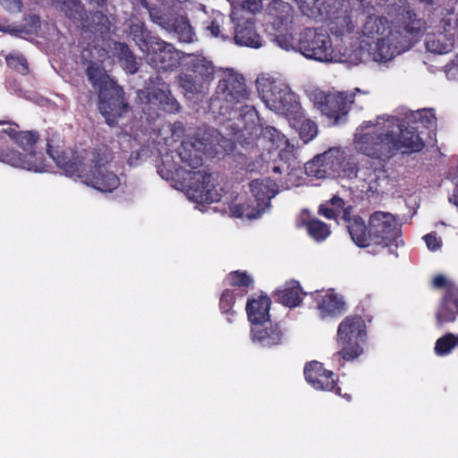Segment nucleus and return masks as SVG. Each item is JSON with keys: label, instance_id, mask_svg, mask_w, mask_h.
Masks as SVG:
<instances>
[{"label": "nucleus", "instance_id": "2eb2a0df", "mask_svg": "<svg viewBox=\"0 0 458 458\" xmlns=\"http://www.w3.org/2000/svg\"><path fill=\"white\" fill-rule=\"evenodd\" d=\"M250 335L252 342L263 348L279 346L284 342V333L281 326L271 319L251 327Z\"/></svg>", "mask_w": 458, "mask_h": 458}, {"label": "nucleus", "instance_id": "8fccbe9b", "mask_svg": "<svg viewBox=\"0 0 458 458\" xmlns=\"http://www.w3.org/2000/svg\"><path fill=\"white\" fill-rule=\"evenodd\" d=\"M231 212L235 217H247L249 219H254L260 216L259 212L256 210H250V207L245 204L234 205L231 207Z\"/></svg>", "mask_w": 458, "mask_h": 458}, {"label": "nucleus", "instance_id": "f704fd0d", "mask_svg": "<svg viewBox=\"0 0 458 458\" xmlns=\"http://www.w3.org/2000/svg\"><path fill=\"white\" fill-rule=\"evenodd\" d=\"M81 22L83 27L99 34H105L110 29L108 17L99 11L91 13L89 18Z\"/></svg>", "mask_w": 458, "mask_h": 458}, {"label": "nucleus", "instance_id": "473e14b6", "mask_svg": "<svg viewBox=\"0 0 458 458\" xmlns=\"http://www.w3.org/2000/svg\"><path fill=\"white\" fill-rule=\"evenodd\" d=\"M129 36L137 43L142 51L148 53L150 47V40L158 38L149 35V31L142 22H135L130 25Z\"/></svg>", "mask_w": 458, "mask_h": 458}, {"label": "nucleus", "instance_id": "72a5a7b5", "mask_svg": "<svg viewBox=\"0 0 458 458\" xmlns=\"http://www.w3.org/2000/svg\"><path fill=\"white\" fill-rule=\"evenodd\" d=\"M269 15L276 18L281 23L292 22L293 19V9L283 0H272L267 6Z\"/></svg>", "mask_w": 458, "mask_h": 458}, {"label": "nucleus", "instance_id": "9b49d317", "mask_svg": "<svg viewBox=\"0 0 458 458\" xmlns=\"http://www.w3.org/2000/svg\"><path fill=\"white\" fill-rule=\"evenodd\" d=\"M304 376L306 381L316 390L335 392L337 395H342L341 387L337 386L334 379V372L324 368L321 362L312 360L304 367ZM344 397L350 401L351 395L344 394Z\"/></svg>", "mask_w": 458, "mask_h": 458}, {"label": "nucleus", "instance_id": "69168bd1", "mask_svg": "<svg viewBox=\"0 0 458 458\" xmlns=\"http://www.w3.org/2000/svg\"><path fill=\"white\" fill-rule=\"evenodd\" d=\"M320 213H322L327 218H332L335 216V211L331 208H321Z\"/></svg>", "mask_w": 458, "mask_h": 458}, {"label": "nucleus", "instance_id": "a18cd8bd", "mask_svg": "<svg viewBox=\"0 0 458 458\" xmlns=\"http://www.w3.org/2000/svg\"><path fill=\"white\" fill-rule=\"evenodd\" d=\"M230 284L232 286L248 288L252 286L253 279L246 272L233 271L229 274Z\"/></svg>", "mask_w": 458, "mask_h": 458}, {"label": "nucleus", "instance_id": "052dcab7", "mask_svg": "<svg viewBox=\"0 0 458 458\" xmlns=\"http://www.w3.org/2000/svg\"><path fill=\"white\" fill-rule=\"evenodd\" d=\"M171 131L173 136L180 138L184 133V126L181 122H175L172 125Z\"/></svg>", "mask_w": 458, "mask_h": 458}, {"label": "nucleus", "instance_id": "37998d69", "mask_svg": "<svg viewBox=\"0 0 458 458\" xmlns=\"http://www.w3.org/2000/svg\"><path fill=\"white\" fill-rule=\"evenodd\" d=\"M139 96L140 98L143 96L148 103L159 105L161 106L171 95L166 90L161 89L146 88L145 89L139 91Z\"/></svg>", "mask_w": 458, "mask_h": 458}, {"label": "nucleus", "instance_id": "c03bdc74", "mask_svg": "<svg viewBox=\"0 0 458 458\" xmlns=\"http://www.w3.org/2000/svg\"><path fill=\"white\" fill-rule=\"evenodd\" d=\"M360 171V169L355 158L352 156L345 155L344 152V161L341 163V173L348 178L355 177L358 179Z\"/></svg>", "mask_w": 458, "mask_h": 458}, {"label": "nucleus", "instance_id": "bf43d9fd", "mask_svg": "<svg viewBox=\"0 0 458 458\" xmlns=\"http://www.w3.org/2000/svg\"><path fill=\"white\" fill-rule=\"evenodd\" d=\"M432 286L436 289H442L447 286V280L445 276L437 275L432 279Z\"/></svg>", "mask_w": 458, "mask_h": 458}, {"label": "nucleus", "instance_id": "4d7b16f0", "mask_svg": "<svg viewBox=\"0 0 458 458\" xmlns=\"http://www.w3.org/2000/svg\"><path fill=\"white\" fill-rule=\"evenodd\" d=\"M160 107L167 113L177 112L180 108L178 102L172 96H170Z\"/></svg>", "mask_w": 458, "mask_h": 458}, {"label": "nucleus", "instance_id": "6e6d98bb", "mask_svg": "<svg viewBox=\"0 0 458 458\" xmlns=\"http://www.w3.org/2000/svg\"><path fill=\"white\" fill-rule=\"evenodd\" d=\"M160 107L167 113L177 112L180 108L178 102L172 96H170Z\"/></svg>", "mask_w": 458, "mask_h": 458}, {"label": "nucleus", "instance_id": "1a4fd4ad", "mask_svg": "<svg viewBox=\"0 0 458 458\" xmlns=\"http://www.w3.org/2000/svg\"><path fill=\"white\" fill-rule=\"evenodd\" d=\"M369 237L376 244L386 246L393 243L401 236V226L391 213L374 212L369 221Z\"/></svg>", "mask_w": 458, "mask_h": 458}, {"label": "nucleus", "instance_id": "de8ad7c7", "mask_svg": "<svg viewBox=\"0 0 458 458\" xmlns=\"http://www.w3.org/2000/svg\"><path fill=\"white\" fill-rule=\"evenodd\" d=\"M8 66L19 73L25 74L29 71L28 63L21 55H8L5 57Z\"/></svg>", "mask_w": 458, "mask_h": 458}, {"label": "nucleus", "instance_id": "dca6fc26", "mask_svg": "<svg viewBox=\"0 0 458 458\" xmlns=\"http://www.w3.org/2000/svg\"><path fill=\"white\" fill-rule=\"evenodd\" d=\"M150 49L148 54L151 55L153 65L164 70L175 67L178 63V53L173 45L160 39L150 40Z\"/></svg>", "mask_w": 458, "mask_h": 458}, {"label": "nucleus", "instance_id": "9d476101", "mask_svg": "<svg viewBox=\"0 0 458 458\" xmlns=\"http://www.w3.org/2000/svg\"><path fill=\"white\" fill-rule=\"evenodd\" d=\"M258 112L253 106L244 105L240 108L238 123H234L233 133L239 134L240 138L254 140L259 136L273 137L279 136L276 130L273 127L262 128L259 123Z\"/></svg>", "mask_w": 458, "mask_h": 458}, {"label": "nucleus", "instance_id": "a211bd4d", "mask_svg": "<svg viewBox=\"0 0 458 458\" xmlns=\"http://www.w3.org/2000/svg\"><path fill=\"white\" fill-rule=\"evenodd\" d=\"M314 297L317 310L321 319L336 318L346 310V303L343 296L336 293H325L316 291Z\"/></svg>", "mask_w": 458, "mask_h": 458}, {"label": "nucleus", "instance_id": "338daca9", "mask_svg": "<svg viewBox=\"0 0 458 458\" xmlns=\"http://www.w3.org/2000/svg\"><path fill=\"white\" fill-rule=\"evenodd\" d=\"M331 202H332V204L336 205V206H342L344 204L343 199L341 198H338V197H334L331 199Z\"/></svg>", "mask_w": 458, "mask_h": 458}, {"label": "nucleus", "instance_id": "c85d7f7f", "mask_svg": "<svg viewBox=\"0 0 458 458\" xmlns=\"http://www.w3.org/2000/svg\"><path fill=\"white\" fill-rule=\"evenodd\" d=\"M425 47L428 52L443 55L451 51L454 38L443 32L428 33L425 38Z\"/></svg>", "mask_w": 458, "mask_h": 458}, {"label": "nucleus", "instance_id": "4c0bfd02", "mask_svg": "<svg viewBox=\"0 0 458 458\" xmlns=\"http://www.w3.org/2000/svg\"><path fill=\"white\" fill-rule=\"evenodd\" d=\"M87 75L95 87L98 88V92L104 88L111 87L115 82L105 73L98 66L89 65L87 69Z\"/></svg>", "mask_w": 458, "mask_h": 458}, {"label": "nucleus", "instance_id": "a19ab883", "mask_svg": "<svg viewBox=\"0 0 458 458\" xmlns=\"http://www.w3.org/2000/svg\"><path fill=\"white\" fill-rule=\"evenodd\" d=\"M179 81L181 87L189 93L199 94L203 91L204 82L191 73H184L180 75Z\"/></svg>", "mask_w": 458, "mask_h": 458}, {"label": "nucleus", "instance_id": "79ce46f5", "mask_svg": "<svg viewBox=\"0 0 458 458\" xmlns=\"http://www.w3.org/2000/svg\"><path fill=\"white\" fill-rule=\"evenodd\" d=\"M306 228L309 234L318 242L325 240L330 234L328 226L317 219L307 222Z\"/></svg>", "mask_w": 458, "mask_h": 458}, {"label": "nucleus", "instance_id": "f3484780", "mask_svg": "<svg viewBox=\"0 0 458 458\" xmlns=\"http://www.w3.org/2000/svg\"><path fill=\"white\" fill-rule=\"evenodd\" d=\"M217 87L236 107L250 99V92L240 74H228L218 81Z\"/></svg>", "mask_w": 458, "mask_h": 458}, {"label": "nucleus", "instance_id": "bb28decb", "mask_svg": "<svg viewBox=\"0 0 458 458\" xmlns=\"http://www.w3.org/2000/svg\"><path fill=\"white\" fill-rule=\"evenodd\" d=\"M305 294L306 293L302 292L300 283L294 280L287 282L283 289L277 290L276 292L279 301L290 308L299 306Z\"/></svg>", "mask_w": 458, "mask_h": 458}, {"label": "nucleus", "instance_id": "f257e3e1", "mask_svg": "<svg viewBox=\"0 0 458 458\" xmlns=\"http://www.w3.org/2000/svg\"><path fill=\"white\" fill-rule=\"evenodd\" d=\"M396 118L378 116L376 122H365L352 139L356 152L374 159H389L396 150Z\"/></svg>", "mask_w": 458, "mask_h": 458}, {"label": "nucleus", "instance_id": "b1692460", "mask_svg": "<svg viewBox=\"0 0 458 458\" xmlns=\"http://www.w3.org/2000/svg\"><path fill=\"white\" fill-rule=\"evenodd\" d=\"M83 178L87 184L103 192H110L119 185L118 177L114 173L102 169L101 166L97 171H90V174L84 175Z\"/></svg>", "mask_w": 458, "mask_h": 458}, {"label": "nucleus", "instance_id": "f03ea898", "mask_svg": "<svg viewBox=\"0 0 458 458\" xmlns=\"http://www.w3.org/2000/svg\"><path fill=\"white\" fill-rule=\"evenodd\" d=\"M233 148L230 140L216 129L207 127L199 129L192 139L182 141L175 156L187 166L196 169L202 165V154L214 157Z\"/></svg>", "mask_w": 458, "mask_h": 458}, {"label": "nucleus", "instance_id": "603ef678", "mask_svg": "<svg viewBox=\"0 0 458 458\" xmlns=\"http://www.w3.org/2000/svg\"><path fill=\"white\" fill-rule=\"evenodd\" d=\"M455 318L454 308L449 307L447 303H443L437 313V319L439 324L453 322Z\"/></svg>", "mask_w": 458, "mask_h": 458}, {"label": "nucleus", "instance_id": "2f4dec72", "mask_svg": "<svg viewBox=\"0 0 458 458\" xmlns=\"http://www.w3.org/2000/svg\"><path fill=\"white\" fill-rule=\"evenodd\" d=\"M350 235L353 242L359 247H367L369 245L371 238L369 237V230L362 221V219L359 216H353L352 222L350 225H347Z\"/></svg>", "mask_w": 458, "mask_h": 458}, {"label": "nucleus", "instance_id": "4468645a", "mask_svg": "<svg viewBox=\"0 0 458 458\" xmlns=\"http://www.w3.org/2000/svg\"><path fill=\"white\" fill-rule=\"evenodd\" d=\"M241 13V10H233L231 13V19L235 23L234 41L239 46L259 48L261 41L255 30L253 19Z\"/></svg>", "mask_w": 458, "mask_h": 458}, {"label": "nucleus", "instance_id": "774afa93", "mask_svg": "<svg viewBox=\"0 0 458 458\" xmlns=\"http://www.w3.org/2000/svg\"><path fill=\"white\" fill-rule=\"evenodd\" d=\"M453 201L458 207V183L453 196Z\"/></svg>", "mask_w": 458, "mask_h": 458}, {"label": "nucleus", "instance_id": "c756f323", "mask_svg": "<svg viewBox=\"0 0 458 458\" xmlns=\"http://www.w3.org/2000/svg\"><path fill=\"white\" fill-rule=\"evenodd\" d=\"M52 4L73 21H83L85 7L81 0H52Z\"/></svg>", "mask_w": 458, "mask_h": 458}, {"label": "nucleus", "instance_id": "6e6552de", "mask_svg": "<svg viewBox=\"0 0 458 458\" xmlns=\"http://www.w3.org/2000/svg\"><path fill=\"white\" fill-rule=\"evenodd\" d=\"M344 151L338 148H329L305 164V173L318 179H334L341 175Z\"/></svg>", "mask_w": 458, "mask_h": 458}, {"label": "nucleus", "instance_id": "ea45409f", "mask_svg": "<svg viewBox=\"0 0 458 458\" xmlns=\"http://www.w3.org/2000/svg\"><path fill=\"white\" fill-rule=\"evenodd\" d=\"M458 345V335L447 333L438 338L435 344V352L438 356H445Z\"/></svg>", "mask_w": 458, "mask_h": 458}, {"label": "nucleus", "instance_id": "39448f33", "mask_svg": "<svg viewBox=\"0 0 458 458\" xmlns=\"http://www.w3.org/2000/svg\"><path fill=\"white\" fill-rule=\"evenodd\" d=\"M336 335L341 349L335 355L344 361L356 360L363 353L368 338L364 318L357 314L348 315L339 324Z\"/></svg>", "mask_w": 458, "mask_h": 458}, {"label": "nucleus", "instance_id": "3c124183", "mask_svg": "<svg viewBox=\"0 0 458 458\" xmlns=\"http://www.w3.org/2000/svg\"><path fill=\"white\" fill-rule=\"evenodd\" d=\"M16 142L20 144L24 149L33 146L38 140V135L31 131H20L13 135Z\"/></svg>", "mask_w": 458, "mask_h": 458}, {"label": "nucleus", "instance_id": "e433bc0d", "mask_svg": "<svg viewBox=\"0 0 458 458\" xmlns=\"http://www.w3.org/2000/svg\"><path fill=\"white\" fill-rule=\"evenodd\" d=\"M191 74L201 79L202 82L209 81L214 73L212 64L204 58L197 57L191 62Z\"/></svg>", "mask_w": 458, "mask_h": 458}, {"label": "nucleus", "instance_id": "58836bf2", "mask_svg": "<svg viewBox=\"0 0 458 458\" xmlns=\"http://www.w3.org/2000/svg\"><path fill=\"white\" fill-rule=\"evenodd\" d=\"M115 50L118 58L124 63L125 69L131 74L137 72L139 70L138 63L133 53L129 49L128 46L124 43L115 44Z\"/></svg>", "mask_w": 458, "mask_h": 458}, {"label": "nucleus", "instance_id": "e2e57ef3", "mask_svg": "<svg viewBox=\"0 0 458 458\" xmlns=\"http://www.w3.org/2000/svg\"><path fill=\"white\" fill-rule=\"evenodd\" d=\"M208 30L210 31L212 36L218 37L221 34L220 26L216 21H212Z\"/></svg>", "mask_w": 458, "mask_h": 458}, {"label": "nucleus", "instance_id": "a878e982", "mask_svg": "<svg viewBox=\"0 0 458 458\" xmlns=\"http://www.w3.org/2000/svg\"><path fill=\"white\" fill-rule=\"evenodd\" d=\"M174 157L171 154H165L162 157V164L158 165V174L165 180H172L174 184H180L184 175H187L186 166H178L174 163Z\"/></svg>", "mask_w": 458, "mask_h": 458}, {"label": "nucleus", "instance_id": "cd10ccee", "mask_svg": "<svg viewBox=\"0 0 458 458\" xmlns=\"http://www.w3.org/2000/svg\"><path fill=\"white\" fill-rule=\"evenodd\" d=\"M321 112L327 117L334 119V123H339L340 119L347 113L344 99L338 95H329L321 103Z\"/></svg>", "mask_w": 458, "mask_h": 458}, {"label": "nucleus", "instance_id": "423d86ee", "mask_svg": "<svg viewBox=\"0 0 458 458\" xmlns=\"http://www.w3.org/2000/svg\"><path fill=\"white\" fill-rule=\"evenodd\" d=\"M177 190L184 191L188 198L197 203H209L218 200V194L210 184V174L191 168L187 170L180 184H174Z\"/></svg>", "mask_w": 458, "mask_h": 458}, {"label": "nucleus", "instance_id": "13d9d810", "mask_svg": "<svg viewBox=\"0 0 458 458\" xmlns=\"http://www.w3.org/2000/svg\"><path fill=\"white\" fill-rule=\"evenodd\" d=\"M424 241L427 244V247L429 249V250H437V249H439L440 248V242L438 241V239L431 234V233H428L427 235L424 236Z\"/></svg>", "mask_w": 458, "mask_h": 458}, {"label": "nucleus", "instance_id": "0e129e2a", "mask_svg": "<svg viewBox=\"0 0 458 458\" xmlns=\"http://www.w3.org/2000/svg\"><path fill=\"white\" fill-rule=\"evenodd\" d=\"M342 218L346 223H348V225H350L352 222L353 216L352 217V216H351V208H348L344 209V215H343Z\"/></svg>", "mask_w": 458, "mask_h": 458}, {"label": "nucleus", "instance_id": "20e7f679", "mask_svg": "<svg viewBox=\"0 0 458 458\" xmlns=\"http://www.w3.org/2000/svg\"><path fill=\"white\" fill-rule=\"evenodd\" d=\"M186 0H167L161 6L148 5L146 0L140 4L148 11L152 22L161 29L174 35L179 41L191 43L194 38V31L187 16L176 13L178 5Z\"/></svg>", "mask_w": 458, "mask_h": 458}, {"label": "nucleus", "instance_id": "7ed1b4c3", "mask_svg": "<svg viewBox=\"0 0 458 458\" xmlns=\"http://www.w3.org/2000/svg\"><path fill=\"white\" fill-rule=\"evenodd\" d=\"M426 29L427 23L424 20L418 18L416 14L407 13V18L402 25L390 27L379 47L370 53L373 60L386 62L410 49L423 35Z\"/></svg>", "mask_w": 458, "mask_h": 458}, {"label": "nucleus", "instance_id": "6ab92c4d", "mask_svg": "<svg viewBox=\"0 0 458 458\" xmlns=\"http://www.w3.org/2000/svg\"><path fill=\"white\" fill-rule=\"evenodd\" d=\"M249 186L257 201L256 209L261 215L270 207L271 199L278 194L279 186L270 178L252 180Z\"/></svg>", "mask_w": 458, "mask_h": 458}, {"label": "nucleus", "instance_id": "7c9ffc66", "mask_svg": "<svg viewBox=\"0 0 458 458\" xmlns=\"http://www.w3.org/2000/svg\"><path fill=\"white\" fill-rule=\"evenodd\" d=\"M208 108L215 115L227 116L236 109V106L216 86V91L209 100Z\"/></svg>", "mask_w": 458, "mask_h": 458}, {"label": "nucleus", "instance_id": "5701e85b", "mask_svg": "<svg viewBox=\"0 0 458 458\" xmlns=\"http://www.w3.org/2000/svg\"><path fill=\"white\" fill-rule=\"evenodd\" d=\"M390 26L386 19L377 16H369L363 25L362 34L364 37L375 40V47H370L371 53L379 47L381 41L386 38Z\"/></svg>", "mask_w": 458, "mask_h": 458}, {"label": "nucleus", "instance_id": "49530a36", "mask_svg": "<svg viewBox=\"0 0 458 458\" xmlns=\"http://www.w3.org/2000/svg\"><path fill=\"white\" fill-rule=\"evenodd\" d=\"M112 159L111 152L108 148L103 147L96 149L92 156V162L94 163V167L91 171H97L99 166L102 169L105 168V165L110 162Z\"/></svg>", "mask_w": 458, "mask_h": 458}, {"label": "nucleus", "instance_id": "09e8293b", "mask_svg": "<svg viewBox=\"0 0 458 458\" xmlns=\"http://www.w3.org/2000/svg\"><path fill=\"white\" fill-rule=\"evenodd\" d=\"M318 129L314 122L310 120H304L300 126V137L304 142L311 140L317 134Z\"/></svg>", "mask_w": 458, "mask_h": 458}, {"label": "nucleus", "instance_id": "0eeeda50", "mask_svg": "<svg viewBox=\"0 0 458 458\" xmlns=\"http://www.w3.org/2000/svg\"><path fill=\"white\" fill-rule=\"evenodd\" d=\"M298 48L304 56L319 62H329L333 58L331 38L322 30L304 29L300 33Z\"/></svg>", "mask_w": 458, "mask_h": 458}, {"label": "nucleus", "instance_id": "393cba45", "mask_svg": "<svg viewBox=\"0 0 458 458\" xmlns=\"http://www.w3.org/2000/svg\"><path fill=\"white\" fill-rule=\"evenodd\" d=\"M394 131L396 132V149L405 148L411 152H417L423 148L424 142L412 127L403 129V125L398 124L396 119Z\"/></svg>", "mask_w": 458, "mask_h": 458}, {"label": "nucleus", "instance_id": "ddd939ff", "mask_svg": "<svg viewBox=\"0 0 458 458\" xmlns=\"http://www.w3.org/2000/svg\"><path fill=\"white\" fill-rule=\"evenodd\" d=\"M265 87L266 89H262V97L270 109L276 112L286 113L295 107L294 95L288 86L271 81Z\"/></svg>", "mask_w": 458, "mask_h": 458}, {"label": "nucleus", "instance_id": "412c9836", "mask_svg": "<svg viewBox=\"0 0 458 458\" xmlns=\"http://www.w3.org/2000/svg\"><path fill=\"white\" fill-rule=\"evenodd\" d=\"M271 300L267 295L260 294L257 298H248L246 313L251 327L270 320Z\"/></svg>", "mask_w": 458, "mask_h": 458}, {"label": "nucleus", "instance_id": "aec40b11", "mask_svg": "<svg viewBox=\"0 0 458 458\" xmlns=\"http://www.w3.org/2000/svg\"><path fill=\"white\" fill-rule=\"evenodd\" d=\"M388 182V177L381 167L366 165L360 168L357 183L361 191L377 193Z\"/></svg>", "mask_w": 458, "mask_h": 458}, {"label": "nucleus", "instance_id": "680f3d73", "mask_svg": "<svg viewBox=\"0 0 458 458\" xmlns=\"http://www.w3.org/2000/svg\"><path fill=\"white\" fill-rule=\"evenodd\" d=\"M418 115L420 116L421 123L426 126L433 125L435 123V118L430 113H426L424 115L419 113Z\"/></svg>", "mask_w": 458, "mask_h": 458}, {"label": "nucleus", "instance_id": "c9c22d12", "mask_svg": "<svg viewBox=\"0 0 458 458\" xmlns=\"http://www.w3.org/2000/svg\"><path fill=\"white\" fill-rule=\"evenodd\" d=\"M247 290L238 293L235 289H225L220 296L219 309L222 313L233 316L235 312L233 307L235 303L237 296L243 297L247 293Z\"/></svg>", "mask_w": 458, "mask_h": 458}, {"label": "nucleus", "instance_id": "4be33fe9", "mask_svg": "<svg viewBox=\"0 0 458 458\" xmlns=\"http://www.w3.org/2000/svg\"><path fill=\"white\" fill-rule=\"evenodd\" d=\"M47 153L55 160L56 165L63 169L67 175L73 176L77 174L81 178L84 177L81 174L84 157L74 156L72 152L53 151L49 143H47Z\"/></svg>", "mask_w": 458, "mask_h": 458}, {"label": "nucleus", "instance_id": "5fc2aeb1", "mask_svg": "<svg viewBox=\"0 0 458 458\" xmlns=\"http://www.w3.org/2000/svg\"><path fill=\"white\" fill-rule=\"evenodd\" d=\"M242 11L250 13H259L262 8V0H240Z\"/></svg>", "mask_w": 458, "mask_h": 458}, {"label": "nucleus", "instance_id": "864d4df0", "mask_svg": "<svg viewBox=\"0 0 458 458\" xmlns=\"http://www.w3.org/2000/svg\"><path fill=\"white\" fill-rule=\"evenodd\" d=\"M301 13L308 17L315 16L318 12L317 0H295Z\"/></svg>", "mask_w": 458, "mask_h": 458}, {"label": "nucleus", "instance_id": "f8f14e48", "mask_svg": "<svg viewBox=\"0 0 458 458\" xmlns=\"http://www.w3.org/2000/svg\"><path fill=\"white\" fill-rule=\"evenodd\" d=\"M98 98L99 110L109 125L114 123L128 107L123 101L122 88L115 83L100 90Z\"/></svg>", "mask_w": 458, "mask_h": 458}]
</instances>
